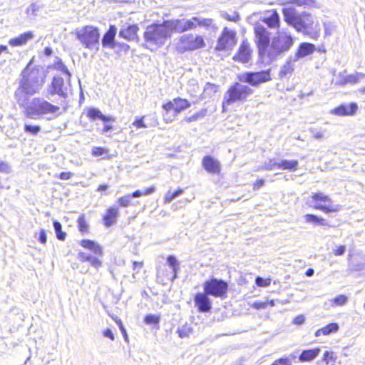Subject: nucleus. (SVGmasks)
I'll return each instance as SVG.
<instances>
[{
  "mask_svg": "<svg viewBox=\"0 0 365 365\" xmlns=\"http://www.w3.org/2000/svg\"><path fill=\"white\" fill-rule=\"evenodd\" d=\"M255 43L262 63H270L287 53L294 43V38L286 29L278 30L272 36L262 24H255Z\"/></svg>",
  "mask_w": 365,
  "mask_h": 365,
  "instance_id": "nucleus-1",
  "label": "nucleus"
},
{
  "mask_svg": "<svg viewBox=\"0 0 365 365\" xmlns=\"http://www.w3.org/2000/svg\"><path fill=\"white\" fill-rule=\"evenodd\" d=\"M19 87L15 91V98L20 106L27 103L28 98L39 93L45 83L46 74L39 68L30 62L22 71Z\"/></svg>",
  "mask_w": 365,
  "mask_h": 365,
  "instance_id": "nucleus-2",
  "label": "nucleus"
},
{
  "mask_svg": "<svg viewBox=\"0 0 365 365\" xmlns=\"http://www.w3.org/2000/svg\"><path fill=\"white\" fill-rule=\"evenodd\" d=\"M284 20L297 32H301L310 38L317 39L319 36L320 26L318 21L307 11L299 13L292 6L284 7L282 10Z\"/></svg>",
  "mask_w": 365,
  "mask_h": 365,
  "instance_id": "nucleus-3",
  "label": "nucleus"
},
{
  "mask_svg": "<svg viewBox=\"0 0 365 365\" xmlns=\"http://www.w3.org/2000/svg\"><path fill=\"white\" fill-rule=\"evenodd\" d=\"M24 114L27 118L36 119L41 115H49L48 119L57 118L63 113L61 108L42 98H34L29 103H25Z\"/></svg>",
  "mask_w": 365,
  "mask_h": 365,
  "instance_id": "nucleus-4",
  "label": "nucleus"
},
{
  "mask_svg": "<svg viewBox=\"0 0 365 365\" xmlns=\"http://www.w3.org/2000/svg\"><path fill=\"white\" fill-rule=\"evenodd\" d=\"M171 34L165 21L161 24H154L146 28L144 38L147 48L155 50L165 43Z\"/></svg>",
  "mask_w": 365,
  "mask_h": 365,
  "instance_id": "nucleus-5",
  "label": "nucleus"
},
{
  "mask_svg": "<svg viewBox=\"0 0 365 365\" xmlns=\"http://www.w3.org/2000/svg\"><path fill=\"white\" fill-rule=\"evenodd\" d=\"M252 93V90L249 86L239 83H235L224 95L223 110H225V107L227 106L238 101H245Z\"/></svg>",
  "mask_w": 365,
  "mask_h": 365,
  "instance_id": "nucleus-6",
  "label": "nucleus"
},
{
  "mask_svg": "<svg viewBox=\"0 0 365 365\" xmlns=\"http://www.w3.org/2000/svg\"><path fill=\"white\" fill-rule=\"evenodd\" d=\"M71 75L62 76L56 75L53 77L52 81L48 86L47 92L49 95H58L66 98L71 93L72 87L71 84Z\"/></svg>",
  "mask_w": 365,
  "mask_h": 365,
  "instance_id": "nucleus-7",
  "label": "nucleus"
},
{
  "mask_svg": "<svg viewBox=\"0 0 365 365\" xmlns=\"http://www.w3.org/2000/svg\"><path fill=\"white\" fill-rule=\"evenodd\" d=\"M76 36L86 48L90 50H98L100 34L97 28L86 26L78 30Z\"/></svg>",
  "mask_w": 365,
  "mask_h": 365,
  "instance_id": "nucleus-8",
  "label": "nucleus"
},
{
  "mask_svg": "<svg viewBox=\"0 0 365 365\" xmlns=\"http://www.w3.org/2000/svg\"><path fill=\"white\" fill-rule=\"evenodd\" d=\"M205 46V42L202 36L192 34L182 35L177 43V48L180 53L202 48Z\"/></svg>",
  "mask_w": 365,
  "mask_h": 365,
  "instance_id": "nucleus-9",
  "label": "nucleus"
},
{
  "mask_svg": "<svg viewBox=\"0 0 365 365\" xmlns=\"http://www.w3.org/2000/svg\"><path fill=\"white\" fill-rule=\"evenodd\" d=\"M203 288L206 294L224 299L227 295L228 285L222 279L212 278L204 283Z\"/></svg>",
  "mask_w": 365,
  "mask_h": 365,
  "instance_id": "nucleus-10",
  "label": "nucleus"
},
{
  "mask_svg": "<svg viewBox=\"0 0 365 365\" xmlns=\"http://www.w3.org/2000/svg\"><path fill=\"white\" fill-rule=\"evenodd\" d=\"M311 198L312 202H314L313 207L325 213L335 212L339 210V206L333 205L331 198L322 192L312 193Z\"/></svg>",
  "mask_w": 365,
  "mask_h": 365,
  "instance_id": "nucleus-11",
  "label": "nucleus"
},
{
  "mask_svg": "<svg viewBox=\"0 0 365 365\" xmlns=\"http://www.w3.org/2000/svg\"><path fill=\"white\" fill-rule=\"evenodd\" d=\"M237 41L236 32L227 27H225L218 38L215 49L218 51L232 50L236 45Z\"/></svg>",
  "mask_w": 365,
  "mask_h": 365,
  "instance_id": "nucleus-12",
  "label": "nucleus"
},
{
  "mask_svg": "<svg viewBox=\"0 0 365 365\" xmlns=\"http://www.w3.org/2000/svg\"><path fill=\"white\" fill-rule=\"evenodd\" d=\"M240 81L247 83L252 86H257L260 83L271 80L270 71H262L259 72H245L238 76Z\"/></svg>",
  "mask_w": 365,
  "mask_h": 365,
  "instance_id": "nucleus-13",
  "label": "nucleus"
},
{
  "mask_svg": "<svg viewBox=\"0 0 365 365\" xmlns=\"http://www.w3.org/2000/svg\"><path fill=\"white\" fill-rule=\"evenodd\" d=\"M165 25L168 27L170 34L173 32L182 33L187 31L195 29V25L192 22V17L189 19L183 18L180 19L165 21Z\"/></svg>",
  "mask_w": 365,
  "mask_h": 365,
  "instance_id": "nucleus-14",
  "label": "nucleus"
},
{
  "mask_svg": "<svg viewBox=\"0 0 365 365\" xmlns=\"http://www.w3.org/2000/svg\"><path fill=\"white\" fill-rule=\"evenodd\" d=\"M255 24H262L267 29H279L280 26V17L276 10L268 11ZM267 30L269 31V29Z\"/></svg>",
  "mask_w": 365,
  "mask_h": 365,
  "instance_id": "nucleus-15",
  "label": "nucleus"
},
{
  "mask_svg": "<svg viewBox=\"0 0 365 365\" xmlns=\"http://www.w3.org/2000/svg\"><path fill=\"white\" fill-rule=\"evenodd\" d=\"M252 51L247 40H243L237 52L233 56L232 59L242 63L250 62L252 58Z\"/></svg>",
  "mask_w": 365,
  "mask_h": 365,
  "instance_id": "nucleus-16",
  "label": "nucleus"
},
{
  "mask_svg": "<svg viewBox=\"0 0 365 365\" xmlns=\"http://www.w3.org/2000/svg\"><path fill=\"white\" fill-rule=\"evenodd\" d=\"M191 104L187 100L181 98H175L173 101L163 105V107L167 112L173 110L175 115H178L182 111L189 108Z\"/></svg>",
  "mask_w": 365,
  "mask_h": 365,
  "instance_id": "nucleus-17",
  "label": "nucleus"
},
{
  "mask_svg": "<svg viewBox=\"0 0 365 365\" xmlns=\"http://www.w3.org/2000/svg\"><path fill=\"white\" fill-rule=\"evenodd\" d=\"M192 22L195 25V29L199 26L207 31H216L217 26H216L214 20L210 18H204L202 16H193Z\"/></svg>",
  "mask_w": 365,
  "mask_h": 365,
  "instance_id": "nucleus-18",
  "label": "nucleus"
},
{
  "mask_svg": "<svg viewBox=\"0 0 365 365\" xmlns=\"http://www.w3.org/2000/svg\"><path fill=\"white\" fill-rule=\"evenodd\" d=\"M138 26L136 24L130 25L128 24H124L120 32L119 36L128 41H135L138 39Z\"/></svg>",
  "mask_w": 365,
  "mask_h": 365,
  "instance_id": "nucleus-19",
  "label": "nucleus"
},
{
  "mask_svg": "<svg viewBox=\"0 0 365 365\" xmlns=\"http://www.w3.org/2000/svg\"><path fill=\"white\" fill-rule=\"evenodd\" d=\"M358 110V106L356 103L349 104H341L331 110V114L339 116L354 115Z\"/></svg>",
  "mask_w": 365,
  "mask_h": 365,
  "instance_id": "nucleus-20",
  "label": "nucleus"
},
{
  "mask_svg": "<svg viewBox=\"0 0 365 365\" xmlns=\"http://www.w3.org/2000/svg\"><path fill=\"white\" fill-rule=\"evenodd\" d=\"M206 293H197L195 297V303L201 312H210L212 306L210 299Z\"/></svg>",
  "mask_w": 365,
  "mask_h": 365,
  "instance_id": "nucleus-21",
  "label": "nucleus"
},
{
  "mask_svg": "<svg viewBox=\"0 0 365 365\" xmlns=\"http://www.w3.org/2000/svg\"><path fill=\"white\" fill-rule=\"evenodd\" d=\"M202 165L207 172L212 174L219 173L220 171V165L219 161L211 156H206L203 158Z\"/></svg>",
  "mask_w": 365,
  "mask_h": 365,
  "instance_id": "nucleus-22",
  "label": "nucleus"
},
{
  "mask_svg": "<svg viewBox=\"0 0 365 365\" xmlns=\"http://www.w3.org/2000/svg\"><path fill=\"white\" fill-rule=\"evenodd\" d=\"M116 28L113 25H110L108 31L104 34L102 38V46L105 48H115V36L116 35Z\"/></svg>",
  "mask_w": 365,
  "mask_h": 365,
  "instance_id": "nucleus-23",
  "label": "nucleus"
},
{
  "mask_svg": "<svg viewBox=\"0 0 365 365\" xmlns=\"http://www.w3.org/2000/svg\"><path fill=\"white\" fill-rule=\"evenodd\" d=\"M314 45L310 43H300L298 50L295 53L294 61H297L299 58H303L312 53L314 51Z\"/></svg>",
  "mask_w": 365,
  "mask_h": 365,
  "instance_id": "nucleus-24",
  "label": "nucleus"
},
{
  "mask_svg": "<svg viewBox=\"0 0 365 365\" xmlns=\"http://www.w3.org/2000/svg\"><path fill=\"white\" fill-rule=\"evenodd\" d=\"M34 38L32 31H27L15 38H11L9 43L11 46H21L26 44V43Z\"/></svg>",
  "mask_w": 365,
  "mask_h": 365,
  "instance_id": "nucleus-25",
  "label": "nucleus"
},
{
  "mask_svg": "<svg viewBox=\"0 0 365 365\" xmlns=\"http://www.w3.org/2000/svg\"><path fill=\"white\" fill-rule=\"evenodd\" d=\"M119 215L118 209L117 207H109L106 214L103 217V222L105 226L110 227L116 222V220Z\"/></svg>",
  "mask_w": 365,
  "mask_h": 365,
  "instance_id": "nucleus-26",
  "label": "nucleus"
},
{
  "mask_svg": "<svg viewBox=\"0 0 365 365\" xmlns=\"http://www.w3.org/2000/svg\"><path fill=\"white\" fill-rule=\"evenodd\" d=\"M277 4L286 6L287 4H294L297 6H316L315 0H277Z\"/></svg>",
  "mask_w": 365,
  "mask_h": 365,
  "instance_id": "nucleus-27",
  "label": "nucleus"
},
{
  "mask_svg": "<svg viewBox=\"0 0 365 365\" xmlns=\"http://www.w3.org/2000/svg\"><path fill=\"white\" fill-rule=\"evenodd\" d=\"M87 116L92 120H94L97 118L101 119L103 121H115V118L112 116H106L104 115L101 110L97 108H90L87 112Z\"/></svg>",
  "mask_w": 365,
  "mask_h": 365,
  "instance_id": "nucleus-28",
  "label": "nucleus"
},
{
  "mask_svg": "<svg viewBox=\"0 0 365 365\" xmlns=\"http://www.w3.org/2000/svg\"><path fill=\"white\" fill-rule=\"evenodd\" d=\"M80 245L83 247L92 251L97 255H101L103 253L101 246L94 241L90 240H83L81 241Z\"/></svg>",
  "mask_w": 365,
  "mask_h": 365,
  "instance_id": "nucleus-29",
  "label": "nucleus"
},
{
  "mask_svg": "<svg viewBox=\"0 0 365 365\" xmlns=\"http://www.w3.org/2000/svg\"><path fill=\"white\" fill-rule=\"evenodd\" d=\"M319 348L304 351L299 356L300 362H309L315 359L319 354Z\"/></svg>",
  "mask_w": 365,
  "mask_h": 365,
  "instance_id": "nucleus-30",
  "label": "nucleus"
},
{
  "mask_svg": "<svg viewBox=\"0 0 365 365\" xmlns=\"http://www.w3.org/2000/svg\"><path fill=\"white\" fill-rule=\"evenodd\" d=\"M294 59L289 58L281 67L279 73V76L281 78H286L292 73L294 71Z\"/></svg>",
  "mask_w": 365,
  "mask_h": 365,
  "instance_id": "nucleus-31",
  "label": "nucleus"
},
{
  "mask_svg": "<svg viewBox=\"0 0 365 365\" xmlns=\"http://www.w3.org/2000/svg\"><path fill=\"white\" fill-rule=\"evenodd\" d=\"M299 165V163L296 160H282L279 161L277 168L282 170H289L291 171H295Z\"/></svg>",
  "mask_w": 365,
  "mask_h": 365,
  "instance_id": "nucleus-32",
  "label": "nucleus"
},
{
  "mask_svg": "<svg viewBox=\"0 0 365 365\" xmlns=\"http://www.w3.org/2000/svg\"><path fill=\"white\" fill-rule=\"evenodd\" d=\"M339 329V326L336 323H331L324 327L318 329L315 332V336L317 337L321 336V335H328L332 332H336Z\"/></svg>",
  "mask_w": 365,
  "mask_h": 365,
  "instance_id": "nucleus-33",
  "label": "nucleus"
},
{
  "mask_svg": "<svg viewBox=\"0 0 365 365\" xmlns=\"http://www.w3.org/2000/svg\"><path fill=\"white\" fill-rule=\"evenodd\" d=\"M168 264L171 267L173 272V276L171 280H174L177 278V273L180 268L179 263L174 256H169L168 257Z\"/></svg>",
  "mask_w": 365,
  "mask_h": 365,
  "instance_id": "nucleus-34",
  "label": "nucleus"
},
{
  "mask_svg": "<svg viewBox=\"0 0 365 365\" xmlns=\"http://www.w3.org/2000/svg\"><path fill=\"white\" fill-rule=\"evenodd\" d=\"M192 331V328L188 324H185L178 327L177 333L180 338H186L190 336Z\"/></svg>",
  "mask_w": 365,
  "mask_h": 365,
  "instance_id": "nucleus-35",
  "label": "nucleus"
},
{
  "mask_svg": "<svg viewBox=\"0 0 365 365\" xmlns=\"http://www.w3.org/2000/svg\"><path fill=\"white\" fill-rule=\"evenodd\" d=\"M183 193V190L181 188H178L176 191L174 192H172L170 190H168L165 196H164V202L165 204L170 203L172 200H173L175 198L178 197L180 195Z\"/></svg>",
  "mask_w": 365,
  "mask_h": 365,
  "instance_id": "nucleus-36",
  "label": "nucleus"
},
{
  "mask_svg": "<svg viewBox=\"0 0 365 365\" xmlns=\"http://www.w3.org/2000/svg\"><path fill=\"white\" fill-rule=\"evenodd\" d=\"M207 110L206 108L201 109L200 111L186 118L185 120L187 123L197 121L198 120L202 119L207 115Z\"/></svg>",
  "mask_w": 365,
  "mask_h": 365,
  "instance_id": "nucleus-37",
  "label": "nucleus"
},
{
  "mask_svg": "<svg viewBox=\"0 0 365 365\" xmlns=\"http://www.w3.org/2000/svg\"><path fill=\"white\" fill-rule=\"evenodd\" d=\"M24 132L31 135H36L41 130V128L38 125H32L25 123Z\"/></svg>",
  "mask_w": 365,
  "mask_h": 365,
  "instance_id": "nucleus-38",
  "label": "nucleus"
},
{
  "mask_svg": "<svg viewBox=\"0 0 365 365\" xmlns=\"http://www.w3.org/2000/svg\"><path fill=\"white\" fill-rule=\"evenodd\" d=\"M305 222L307 223H314L315 225H326V222L323 218H320L312 214H307L304 216Z\"/></svg>",
  "mask_w": 365,
  "mask_h": 365,
  "instance_id": "nucleus-39",
  "label": "nucleus"
},
{
  "mask_svg": "<svg viewBox=\"0 0 365 365\" xmlns=\"http://www.w3.org/2000/svg\"><path fill=\"white\" fill-rule=\"evenodd\" d=\"M78 227L79 229V231L81 233H86L88 232V224L86 222L85 219V216L83 215H81L78 217Z\"/></svg>",
  "mask_w": 365,
  "mask_h": 365,
  "instance_id": "nucleus-40",
  "label": "nucleus"
},
{
  "mask_svg": "<svg viewBox=\"0 0 365 365\" xmlns=\"http://www.w3.org/2000/svg\"><path fill=\"white\" fill-rule=\"evenodd\" d=\"M346 84L356 83L365 78V74L362 73H356L350 75L346 74Z\"/></svg>",
  "mask_w": 365,
  "mask_h": 365,
  "instance_id": "nucleus-41",
  "label": "nucleus"
},
{
  "mask_svg": "<svg viewBox=\"0 0 365 365\" xmlns=\"http://www.w3.org/2000/svg\"><path fill=\"white\" fill-rule=\"evenodd\" d=\"M41 6L37 3H32L27 7L26 13L29 16H36Z\"/></svg>",
  "mask_w": 365,
  "mask_h": 365,
  "instance_id": "nucleus-42",
  "label": "nucleus"
},
{
  "mask_svg": "<svg viewBox=\"0 0 365 365\" xmlns=\"http://www.w3.org/2000/svg\"><path fill=\"white\" fill-rule=\"evenodd\" d=\"M53 227L56 232V237L59 240H64L66 236V234L62 231L61 225L59 222L55 221L53 222Z\"/></svg>",
  "mask_w": 365,
  "mask_h": 365,
  "instance_id": "nucleus-43",
  "label": "nucleus"
},
{
  "mask_svg": "<svg viewBox=\"0 0 365 365\" xmlns=\"http://www.w3.org/2000/svg\"><path fill=\"white\" fill-rule=\"evenodd\" d=\"M160 317L158 315L148 314L145 316L144 322L147 324H158Z\"/></svg>",
  "mask_w": 365,
  "mask_h": 365,
  "instance_id": "nucleus-44",
  "label": "nucleus"
},
{
  "mask_svg": "<svg viewBox=\"0 0 365 365\" xmlns=\"http://www.w3.org/2000/svg\"><path fill=\"white\" fill-rule=\"evenodd\" d=\"M278 163L279 161H276L274 160H269V162L265 163L262 167H259L258 170H272L274 168H277Z\"/></svg>",
  "mask_w": 365,
  "mask_h": 365,
  "instance_id": "nucleus-45",
  "label": "nucleus"
},
{
  "mask_svg": "<svg viewBox=\"0 0 365 365\" xmlns=\"http://www.w3.org/2000/svg\"><path fill=\"white\" fill-rule=\"evenodd\" d=\"M131 195H126L118 199L117 202L121 207H126L130 205L131 200Z\"/></svg>",
  "mask_w": 365,
  "mask_h": 365,
  "instance_id": "nucleus-46",
  "label": "nucleus"
},
{
  "mask_svg": "<svg viewBox=\"0 0 365 365\" xmlns=\"http://www.w3.org/2000/svg\"><path fill=\"white\" fill-rule=\"evenodd\" d=\"M351 270L353 271H365V257L361 261L354 263L351 265Z\"/></svg>",
  "mask_w": 365,
  "mask_h": 365,
  "instance_id": "nucleus-47",
  "label": "nucleus"
},
{
  "mask_svg": "<svg viewBox=\"0 0 365 365\" xmlns=\"http://www.w3.org/2000/svg\"><path fill=\"white\" fill-rule=\"evenodd\" d=\"M296 356L294 355H290L287 357H282L279 359V360L275 361L272 365H278V363L282 364V365H289L292 363V359H295Z\"/></svg>",
  "mask_w": 365,
  "mask_h": 365,
  "instance_id": "nucleus-48",
  "label": "nucleus"
},
{
  "mask_svg": "<svg viewBox=\"0 0 365 365\" xmlns=\"http://www.w3.org/2000/svg\"><path fill=\"white\" fill-rule=\"evenodd\" d=\"M55 68L61 72V76H67V75H71L66 66L61 61L56 63L55 65Z\"/></svg>",
  "mask_w": 365,
  "mask_h": 365,
  "instance_id": "nucleus-49",
  "label": "nucleus"
},
{
  "mask_svg": "<svg viewBox=\"0 0 365 365\" xmlns=\"http://www.w3.org/2000/svg\"><path fill=\"white\" fill-rule=\"evenodd\" d=\"M333 301H334V304L335 305L342 306L347 302L348 298L346 296L341 294V295H339L336 297H335L333 299Z\"/></svg>",
  "mask_w": 365,
  "mask_h": 365,
  "instance_id": "nucleus-50",
  "label": "nucleus"
},
{
  "mask_svg": "<svg viewBox=\"0 0 365 365\" xmlns=\"http://www.w3.org/2000/svg\"><path fill=\"white\" fill-rule=\"evenodd\" d=\"M346 73L345 71L339 73L335 84L344 86L346 84Z\"/></svg>",
  "mask_w": 365,
  "mask_h": 365,
  "instance_id": "nucleus-51",
  "label": "nucleus"
},
{
  "mask_svg": "<svg viewBox=\"0 0 365 365\" xmlns=\"http://www.w3.org/2000/svg\"><path fill=\"white\" fill-rule=\"evenodd\" d=\"M86 262H89L95 268H98L101 266V262L99 260L97 257L88 255V259H86Z\"/></svg>",
  "mask_w": 365,
  "mask_h": 365,
  "instance_id": "nucleus-52",
  "label": "nucleus"
},
{
  "mask_svg": "<svg viewBox=\"0 0 365 365\" xmlns=\"http://www.w3.org/2000/svg\"><path fill=\"white\" fill-rule=\"evenodd\" d=\"M86 262H89L95 268H98L101 266V262L99 260L97 257L88 255V259H86Z\"/></svg>",
  "mask_w": 365,
  "mask_h": 365,
  "instance_id": "nucleus-53",
  "label": "nucleus"
},
{
  "mask_svg": "<svg viewBox=\"0 0 365 365\" xmlns=\"http://www.w3.org/2000/svg\"><path fill=\"white\" fill-rule=\"evenodd\" d=\"M346 250V248L345 245H339L336 246L334 249H333L332 253L335 256H341L345 253Z\"/></svg>",
  "mask_w": 365,
  "mask_h": 365,
  "instance_id": "nucleus-54",
  "label": "nucleus"
},
{
  "mask_svg": "<svg viewBox=\"0 0 365 365\" xmlns=\"http://www.w3.org/2000/svg\"><path fill=\"white\" fill-rule=\"evenodd\" d=\"M11 171V166L4 161L0 160V173L8 174Z\"/></svg>",
  "mask_w": 365,
  "mask_h": 365,
  "instance_id": "nucleus-55",
  "label": "nucleus"
},
{
  "mask_svg": "<svg viewBox=\"0 0 365 365\" xmlns=\"http://www.w3.org/2000/svg\"><path fill=\"white\" fill-rule=\"evenodd\" d=\"M310 131L312 133L313 138L315 139L319 140L324 138V132L322 130H317L315 128H311Z\"/></svg>",
  "mask_w": 365,
  "mask_h": 365,
  "instance_id": "nucleus-56",
  "label": "nucleus"
},
{
  "mask_svg": "<svg viewBox=\"0 0 365 365\" xmlns=\"http://www.w3.org/2000/svg\"><path fill=\"white\" fill-rule=\"evenodd\" d=\"M106 150L104 148L95 147L92 150V155L95 157H98L103 155Z\"/></svg>",
  "mask_w": 365,
  "mask_h": 365,
  "instance_id": "nucleus-57",
  "label": "nucleus"
},
{
  "mask_svg": "<svg viewBox=\"0 0 365 365\" xmlns=\"http://www.w3.org/2000/svg\"><path fill=\"white\" fill-rule=\"evenodd\" d=\"M144 117L135 120L132 125L138 128H147L148 126L143 122Z\"/></svg>",
  "mask_w": 365,
  "mask_h": 365,
  "instance_id": "nucleus-58",
  "label": "nucleus"
},
{
  "mask_svg": "<svg viewBox=\"0 0 365 365\" xmlns=\"http://www.w3.org/2000/svg\"><path fill=\"white\" fill-rule=\"evenodd\" d=\"M38 240L42 244H46L47 238H46V234L45 230L41 229L39 234H38Z\"/></svg>",
  "mask_w": 365,
  "mask_h": 365,
  "instance_id": "nucleus-59",
  "label": "nucleus"
},
{
  "mask_svg": "<svg viewBox=\"0 0 365 365\" xmlns=\"http://www.w3.org/2000/svg\"><path fill=\"white\" fill-rule=\"evenodd\" d=\"M333 357H334L333 352H329L328 351H326L324 354V361L326 364H329V362L331 361V359H333Z\"/></svg>",
  "mask_w": 365,
  "mask_h": 365,
  "instance_id": "nucleus-60",
  "label": "nucleus"
},
{
  "mask_svg": "<svg viewBox=\"0 0 365 365\" xmlns=\"http://www.w3.org/2000/svg\"><path fill=\"white\" fill-rule=\"evenodd\" d=\"M304 321H305V317L304 315L302 314H300V315H298L294 319H293V323L294 324H297V325H301L302 324L304 323Z\"/></svg>",
  "mask_w": 365,
  "mask_h": 365,
  "instance_id": "nucleus-61",
  "label": "nucleus"
},
{
  "mask_svg": "<svg viewBox=\"0 0 365 365\" xmlns=\"http://www.w3.org/2000/svg\"><path fill=\"white\" fill-rule=\"evenodd\" d=\"M223 17L229 21H237L239 19V15L237 13H234L232 15L225 14Z\"/></svg>",
  "mask_w": 365,
  "mask_h": 365,
  "instance_id": "nucleus-62",
  "label": "nucleus"
},
{
  "mask_svg": "<svg viewBox=\"0 0 365 365\" xmlns=\"http://www.w3.org/2000/svg\"><path fill=\"white\" fill-rule=\"evenodd\" d=\"M73 175V173L71 172H62L59 175V178L62 180H66L71 178Z\"/></svg>",
  "mask_w": 365,
  "mask_h": 365,
  "instance_id": "nucleus-63",
  "label": "nucleus"
},
{
  "mask_svg": "<svg viewBox=\"0 0 365 365\" xmlns=\"http://www.w3.org/2000/svg\"><path fill=\"white\" fill-rule=\"evenodd\" d=\"M88 254L86 252H81L78 254V259L81 262H86V259H88Z\"/></svg>",
  "mask_w": 365,
  "mask_h": 365,
  "instance_id": "nucleus-64",
  "label": "nucleus"
}]
</instances>
